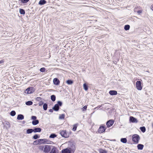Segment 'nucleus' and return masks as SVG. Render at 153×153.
<instances>
[{"label":"nucleus","instance_id":"nucleus-1","mask_svg":"<svg viewBox=\"0 0 153 153\" xmlns=\"http://www.w3.org/2000/svg\"><path fill=\"white\" fill-rule=\"evenodd\" d=\"M75 149V146L73 144L71 147L62 150V153H74Z\"/></svg>","mask_w":153,"mask_h":153},{"label":"nucleus","instance_id":"nucleus-2","mask_svg":"<svg viewBox=\"0 0 153 153\" xmlns=\"http://www.w3.org/2000/svg\"><path fill=\"white\" fill-rule=\"evenodd\" d=\"M140 140V137L137 134H134L132 136V141L136 144L139 143Z\"/></svg>","mask_w":153,"mask_h":153},{"label":"nucleus","instance_id":"nucleus-3","mask_svg":"<svg viewBox=\"0 0 153 153\" xmlns=\"http://www.w3.org/2000/svg\"><path fill=\"white\" fill-rule=\"evenodd\" d=\"M59 133L62 136L65 138H68L69 136V134L66 132L65 130L60 131H59Z\"/></svg>","mask_w":153,"mask_h":153},{"label":"nucleus","instance_id":"nucleus-4","mask_svg":"<svg viewBox=\"0 0 153 153\" xmlns=\"http://www.w3.org/2000/svg\"><path fill=\"white\" fill-rule=\"evenodd\" d=\"M62 105V102L59 101L57 102V104H56L54 107L53 108V109L56 111H58L59 109V106H61Z\"/></svg>","mask_w":153,"mask_h":153},{"label":"nucleus","instance_id":"nucleus-5","mask_svg":"<svg viewBox=\"0 0 153 153\" xmlns=\"http://www.w3.org/2000/svg\"><path fill=\"white\" fill-rule=\"evenodd\" d=\"M141 82L140 81H138L136 82V88L138 90H141L142 87L141 85Z\"/></svg>","mask_w":153,"mask_h":153},{"label":"nucleus","instance_id":"nucleus-6","mask_svg":"<svg viewBox=\"0 0 153 153\" xmlns=\"http://www.w3.org/2000/svg\"><path fill=\"white\" fill-rule=\"evenodd\" d=\"M51 149V146H50L45 145V146L44 152H48Z\"/></svg>","mask_w":153,"mask_h":153},{"label":"nucleus","instance_id":"nucleus-7","mask_svg":"<svg viewBox=\"0 0 153 153\" xmlns=\"http://www.w3.org/2000/svg\"><path fill=\"white\" fill-rule=\"evenodd\" d=\"M114 123V121L113 120H110L108 121L106 123V125L109 128Z\"/></svg>","mask_w":153,"mask_h":153},{"label":"nucleus","instance_id":"nucleus-8","mask_svg":"<svg viewBox=\"0 0 153 153\" xmlns=\"http://www.w3.org/2000/svg\"><path fill=\"white\" fill-rule=\"evenodd\" d=\"M105 127L103 126H100L98 130V133H101L105 131Z\"/></svg>","mask_w":153,"mask_h":153},{"label":"nucleus","instance_id":"nucleus-9","mask_svg":"<svg viewBox=\"0 0 153 153\" xmlns=\"http://www.w3.org/2000/svg\"><path fill=\"white\" fill-rule=\"evenodd\" d=\"M129 120L132 123H137L138 122V121L136 118L132 116L130 117Z\"/></svg>","mask_w":153,"mask_h":153},{"label":"nucleus","instance_id":"nucleus-10","mask_svg":"<svg viewBox=\"0 0 153 153\" xmlns=\"http://www.w3.org/2000/svg\"><path fill=\"white\" fill-rule=\"evenodd\" d=\"M4 127H5L6 129H8L10 127V124L8 122H5L4 124Z\"/></svg>","mask_w":153,"mask_h":153},{"label":"nucleus","instance_id":"nucleus-11","mask_svg":"<svg viewBox=\"0 0 153 153\" xmlns=\"http://www.w3.org/2000/svg\"><path fill=\"white\" fill-rule=\"evenodd\" d=\"M32 88H28L25 91V93L27 94H31L32 93Z\"/></svg>","mask_w":153,"mask_h":153},{"label":"nucleus","instance_id":"nucleus-12","mask_svg":"<svg viewBox=\"0 0 153 153\" xmlns=\"http://www.w3.org/2000/svg\"><path fill=\"white\" fill-rule=\"evenodd\" d=\"M58 151L57 148L55 147H53L50 153H58Z\"/></svg>","mask_w":153,"mask_h":153},{"label":"nucleus","instance_id":"nucleus-13","mask_svg":"<svg viewBox=\"0 0 153 153\" xmlns=\"http://www.w3.org/2000/svg\"><path fill=\"white\" fill-rule=\"evenodd\" d=\"M54 84L56 85H58L59 84L60 82L59 80L57 78H55L53 80Z\"/></svg>","mask_w":153,"mask_h":153},{"label":"nucleus","instance_id":"nucleus-14","mask_svg":"<svg viewBox=\"0 0 153 153\" xmlns=\"http://www.w3.org/2000/svg\"><path fill=\"white\" fill-rule=\"evenodd\" d=\"M41 142L42 141H43L41 143H49V142H50V141L48 140L47 139H40Z\"/></svg>","mask_w":153,"mask_h":153},{"label":"nucleus","instance_id":"nucleus-15","mask_svg":"<svg viewBox=\"0 0 153 153\" xmlns=\"http://www.w3.org/2000/svg\"><path fill=\"white\" fill-rule=\"evenodd\" d=\"M109 93L111 95H116L117 94V92L116 91L111 90L109 91Z\"/></svg>","mask_w":153,"mask_h":153},{"label":"nucleus","instance_id":"nucleus-16","mask_svg":"<svg viewBox=\"0 0 153 153\" xmlns=\"http://www.w3.org/2000/svg\"><path fill=\"white\" fill-rule=\"evenodd\" d=\"M33 130L34 132H40L41 131V129L39 128H36L34 129H33Z\"/></svg>","mask_w":153,"mask_h":153},{"label":"nucleus","instance_id":"nucleus-17","mask_svg":"<svg viewBox=\"0 0 153 153\" xmlns=\"http://www.w3.org/2000/svg\"><path fill=\"white\" fill-rule=\"evenodd\" d=\"M24 118V117L22 114H19L18 115L17 119L18 120H22Z\"/></svg>","mask_w":153,"mask_h":153},{"label":"nucleus","instance_id":"nucleus-18","mask_svg":"<svg viewBox=\"0 0 153 153\" xmlns=\"http://www.w3.org/2000/svg\"><path fill=\"white\" fill-rule=\"evenodd\" d=\"M143 145L141 144H139L137 146L138 149L139 150H142L143 148Z\"/></svg>","mask_w":153,"mask_h":153},{"label":"nucleus","instance_id":"nucleus-19","mask_svg":"<svg viewBox=\"0 0 153 153\" xmlns=\"http://www.w3.org/2000/svg\"><path fill=\"white\" fill-rule=\"evenodd\" d=\"M40 143L41 141L40 139H38L34 141L33 144L34 145H37Z\"/></svg>","mask_w":153,"mask_h":153},{"label":"nucleus","instance_id":"nucleus-20","mask_svg":"<svg viewBox=\"0 0 153 153\" xmlns=\"http://www.w3.org/2000/svg\"><path fill=\"white\" fill-rule=\"evenodd\" d=\"M46 2L45 0H40L39 2V4L40 5H43L45 4Z\"/></svg>","mask_w":153,"mask_h":153},{"label":"nucleus","instance_id":"nucleus-21","mask_svg":"<svg viewBox=\"0 0 153 153\" xmlns=\"http://www.w3.org/2000/svg\"><path fill=\"white\" fill-rule=\"evenodd\" d=\"M33 131L32 129H28L26 131V133L27 134H29L31 133Z\"/></svg>","mask_w":153,"mask_h":153},{"label":"nucleus","instance_id":"nucleus-22","mask_svg":"<svg viewBox=\"0 0 153 153\" xmlns=\"http://www.w3.org/2000/svg\"><path fill=\"white\" fill-rule=\"evenodd\" d=\"M39 123V121L38 120H33L32 122V123L33 125H35L38 124Z\"/></svg>","mask_w":153,"mask_h":153},{"label":"nucleus","instance_id":"nucleus-23","mask_svg":"<svg viewBox=\"0 0 153 153\" xmlns=\"http://www.w3.org/2000/svg\"><path fill=\"white\" fill-rule=\"evenodd\" d=\"M120 141L121 142L124 143H126L127 141L126 138H122L121 139Z\"/></svg>","mask_w":153,"mask_h":153},{"label":"nucleus","instance_id":"nucleus-24","mask_svg":"<svg viewBox=\"0 0 153 153\" xmlns=\"http://www.w3.org/2000/svg\"><path fill=\"white\" fill-rule=\"evenodd\" d=\"M33 103L31 101H29L27 102H26L25 103V104L27 105H32Z\"/></svg>","mask_w":153,"mask_h":153},{"label":"nucleus","instance_id":"nucleus-25","mask_svg":"<svg viewBox=\"0 0 153 153\" xmlns=\"http://www.w3.org/2000/svg\"><path fill=\"white\" fill-rule=\"evenodd\" d=\"M45 146L41 145L39 146V150L43 151L44 152Z\"/></svg>","mask_w":153,"mask_h":153},{"label":"nucleus","instance_id":"nucleus-26","mask_svg":"<svg viewBox=\"0 0 153 153\" xmlns=\"http://www.w3.org/2000/svg\"><path fill=\"white\" fill-rule=\"evenodd\" d=\"M19 12L21 14H25V10L23 9H19Z\"/></svg>","mask_w":153,"mask_h":153},{"label":"nucleus","instance_id":"nucleus-27","mask_svg":"<svg viewBox=\"0 0 153 153\" xmlns=\"http://www.w3.org/2000/svg\"><path fill=\"white\" fill-rule=\"evenodd\" d=\"M65 117V115L64 114H60L59 116V119H64Z\"/></svg>","mask_w":153,"mask_h":153},{"label":"nucleus","instance_id":"nucleus-28","mask_svg":"<svg viewBox=\"0 0 153 153\" xmlns=\"http://www.w3.org/2000/svg\"><path fill=\"white\" fill-rule=\"evenodd\" d=\"M140 129L143 132H144L146 131V128L145 127H141L140 128Z\"/></svg>","mask_w":153,"mask_h":153},{"label":"nucleus","instance_id":"nucleus-29","mask_svg":"<svg viewBox=\"0 0 153 153\" xmlns=\"http://www.w3.org/2000/svg\"><path fill=\"white\" fill-rule=\"evenodd\" d=\"M51 100L54 102L55 100L56 97L54 95H52L51 96Z\"/></svg>","mask_w":153,"mask_h":153},{"label":"nucleus","instance_id":"nucleus-30","mask_svg":"<svg viewBox=\"0 0 153 153\" xmlns=\"http://www.w3.org/2000/svg\"><path fill=\"white\" fill-rule=\"evenodd\" d=\"M48 108V105L46 103H45L43 105V108L44 110H47Z\"/></svg>","mask_w":153,"mask_h":153},{"label":"nucleus","instance_id":"nucleus-31","mask_svg":"<svg viewBox=\"0 0 153 153\" xmlns=\"http://www.w3.org/2000/svg\"><path fill=\"white\" fill-rule=\"evenodd\" d=\"M83 88L85 90L87 91L88 89V87L85 83L83 84Z\"/></svg>","mask_w":153,"mask_h":153},{"label":"nucleus","instance_id":"nucleus-32","mask_svg":"<svg viewBox=\"0 0 153 153\" xmlns=\"http://www.w3.org/2000/svg\"><path fill=\"white\" fill-rule=\"evenodd\" d=\"M56 135L55 134H52L49 136V137L50 138H53L56 137Z\"/></svg>","mask_w":153,"mask_h":153},{"label":"nucleus","instance_id":"nucleus-33","mask_svg":"<svg viewBox=\"0 0 153 153\" xmlns=\"http://www.w3.org/2000/svg\"><path fill=\"white\" fill-rule=\"evenodd\" d=\"M130 26L128 25H125L124 27V29L126 30H128L129 29Z\"/></svg>","mask_w":153,"mask_h":153},{"label":"nucleus","instance_id":"nucleus-34","mask_svg":"<svg viewBox=\"0 0 153 153\" xmlns=\"http://www.w3.org/2000/svg\"><path fill=\"white\" fill-rule=\"evenodd\" d=\"M66 82L68 84L70 85L72 84L73 83V82L71 80H69L67 81Z\"/></svg>","mask_w":153,"mask_h":153},{"label":"nucleus","instance_id":"nucleus-35","mask_svg":"<svg viewBox=\"0 0 153 153\" xmlns=\"http://www.w3.org/2000/svg\"><path fill=\"white\" fill-rule=\"evenodd\" d=\"M77 127V124H75L74 125V127L72 129V130L73 131H75L76 130V128Z\"/></svg>","mask_w":153,"mask_h":153},{"label":"nucleus","instance_id":"nucleus-36","mask_svg":"<svg viewBox=\"0 0 153 153\" xmlns=\"http://www.w3.org/2000/svg\"><path fill=\"white\" fill-rule=\"evenodd\" d=\"M16 114V112L14 111H11L10 112V115L11 116H13Z\"/></svg>","mask_w":153,"mask_h":153},{"label":"nucleus","instance_id":"nucleus-37","mask_svg":"<svg viewBox=\"0 0 153 153\" xmlns=\"http://www.w3.org/2000/svg\"><path fill=\"white\" fill-rule=\"evenodd\" d=\"M100 153H107V152L104 150L101 149L100 151Z\"/></svg>","mask_w":153,"mask_h":153},{"label":"nucleus","instance_id":"nucleus-38","mask_svg":"<svg viewBox=\"0 0 153 153\" xmlns=\"http://www.w3.org/2000/svg\"><path fill=\"white\" fill-rule=\"evenodd\" d=\"M39 137V136H38L37 134H36L34 135L33 137V138L34 139H36L37 138H38Z\"/></svg>","mask_w":153,"mask_h":153},{"label":"nucleus","instance_id":"nucleus-39","mask_svg":"<svg viewBox=\"0 0 153 153\" xmlns=\"http://www.w3.org/2000/svg\"><path fill=\"white\" fill-rule=\"evenodd\" d=\"M45 70V68H40V71L42 72H44Z\"/></svg>","mask_w":153,"mask_h":153},{"label":"nucleus","instance_id":"nucleus-40","mask_svg":"<svg viewBox=\"0 0 153 153\" xmlns=\"http://www.w3.org/2000/svg\"><path fill=\"white\" fill-rule=\"evenodd\" d=\"M87 108V106L86 105L84 106L82 108V110L83 111H85Z\"/></svg>","mask_w":153,"mask_h":153},{"label":"nucleus","instance_id":"nucleus-41","mask_svg":"<svg viewBox=\"0 0 153 153\" xmlns=\"http://www.w3.org/2000/svg\"><path fill=\"white\" fill-rule=\"evenodd\" d=\"M29 0H21V1L23 3H26L29 1Z\"/></svg>","mask_w":153,"mask_h":153},{"label":"nucleus","instance_id":"nucleus-42","mask_svg":"<svg viewBox=\"0 0 153 153\" xmlns=\"http://www.w3.org/2000/svg\"><path fill=\"white\" fill-rule=\"evenodd\" d=\"M31 118L33 120H36V117L35 116H32Z\"/></svg>","mask_w":153,"mask_h":153},{"label":"nucleus","instance_id":"nucleus-43","mask_svg":"<svg viewBox=\"0 0 153 153\" xmlns=\"http://www.w3.org/2000/svg\"><path fill=\"white\" fill-rule=\"evenodd\" d=\"M43 102H40L39 103V105L41 106L43 104Z\"/></svg>","mask_w":153,"mask_h":153},{"label":"nucleus","instance_id":"nucleus-44","mask_svg":"<svg viewBox=\"0 0 153 153\" xmlns=\"http://www.w3.org/2000/svg\"><path fill=\"white\" fill-rule=\"evenodd\" d=\"M137 13L139 14H140V13H142V11L141 10H139L138 11Z\"/></svg>","mask_w":153,"mask_h":153},{"label":"nucleus","instance_id":"nucleus-45","mask_svg":"<svg viewBox=\"0 0 153 153\" xmlns=\"http://www.w3.org/2000/svg\"><path fill=\"white\" fill-rule=\"evenodd\" d=\"M4 62L3 60L0 61V64L3 63Z\"/></svg>","mask_w":153,"mask_h":153},{"label":"nucleus","instance_id":"nucleus-46","mask_svg":"<svg viewBox=\"0 0 153 153\" xmlns=\"http://www.w3.org/2000/svg\"><path fill=\"white\" fill-rule=\"evenodd\" d=\"M151 8L152 10H153V4L151 6Z\"/></svg>","mask_w":153,"mask_h":153},{"label":"nucleus","instance_id":"nucleus-47","mask_svg":"<svg viewBox=\"0 0 153 153\" xmlns=\"http://www.w3.org/2000/svg\"><path fill=\"white\" fill-rule=\"evenodd\" d=\"M40 99H41V98L40 97H37L36 98V100H39Z\"/></svg>","mask_w":153,"mask_h":153},{"label":"nucleus","instance_id":"nucleus-48","mask_svg":"<svg viewBox=\"0 0 153 153\" xmlns=\"http://www.w3.org/2000/svg\"><path fill=\"white\" fill-rule=\"evenodd\" d=\"M50 112H52L53 111V110L52 109H50L49 111Z\"/></svg>","mask_w":153,"mask_h":153},{"label":"nucleus","instance_id":"nucleus-49","mask_svg":"<svg viewBox=\"0 0 153 153\" xmlns=\"http://www.w3.org/2000/svg\"><path fill=\"white\" fill-rule=\"evenodd\" d=\"M94 108V109H96V108Z\"/></svg>","mask_w":153,"mask_h":153},{"label":"nucleus","instance_id":"nucleus-50","mask_svg":"<svg viewBox=\"0 0 153 153\" xmlns=\"http://www.w3.org/2000/svg\"><path fill=\"white\" fill-rule=\"evenodd\" d=\"M152 126L153 127V123H152Z\"/></svg>","mask_w":153,"mask_h":153}]
</instances>
